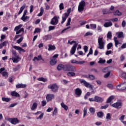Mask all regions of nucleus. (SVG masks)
Listing matches in <instances>:
<instances>
[{
	"label": "nucleus",
	"instance_id": "9",
	"mask_svg": "<svg viewBox=\"0 0 126 126\" xmlns=\"http://www.w3.org/2000/svg\"><path fill=\"white\" fill-rule=\"evenodd\" d=\"M59 23V19L57 16H54L51 20L50 24L52 25H57Z\"/></svg>",
	"mask_w": 126,
	"mask_h": 126
},
{
	"label": "nucleus",
	"instance_id": "5",
	"mask_svg": "<svg viewBox=\"0 0 126 126\" xmlns=\"http://www.w3.org/2000/svg\"><path fill=\"white\" fill-rule=\"evenodd\" d=\"M116 88L117 90H119V91H123L124 90H126V82H123L121 84L118 85Z\"/></svg>",
	"mask_w": 126,
	"mask_h": 126
},
{
	"label": "nucleus",
	"instance_id": "22",
	"mask_svg": "<svg viewBox=\"0 0 126 126\" xmlns=\"http://www.w3.org/2000/svg\"><path fill=\"white\" fill-rule=\"evenodd\" d=\"M61 105L62 108H63V109H64V110H65V111H67V110H68V106L66 105H65V104H64V103L63 102H62L61 103Z\"/></svg>",
	"mask_w": 126,
	"mask_h": 126
},
{
	"label": "nucleus",
	"instance_id": "17",
	"mask_svg": "<svg viewBox=\"0 0 126 126\" xmlns=\"http://www.w3.org/2000/svg\"><path fill=\"white\" fill-rule=\"evenodd\" d=\"M27 87V85L23 84H17L16 86L17 89L18 88H25Z\"/></svg>",
	"mask_w": 126,
	"mask_h": 126
},
{
	"label": "nucleus",
	"instance_id": "62",
	"mask_svg": "<svg viewBox=\"0 0 126 126\" xmlns=\"http://www.w3.org/2000/svg\"><path fill=\"white\" fill-rule=\"evenodd\" d=\"M126 117V115H122L120 118L119 120L121 121V123L122 121H124L125 120V117Z\"/></svg>",
	"mask_w": 126,
	"mask_h": 126
},
{
	"label": "nucleus",
	"instance_id": "40",
	"mask_svg": "<svg viewBox=\"0 0 126 126\" xmlns=\"http://www.w3.org/2000/svg\"><path fill=\"white\" fill-rule=\"evenodd\" d=\"M22 27V25H19L18 26H16L14 29V31H18V30H19V29H20V28H21Z\"/></svg>",
	"mask_w": 126,
	"mask_h": 126
},
{
	"label": "nucleus",
	"instance_id": "13",
	"mask_svg": "<svg viewBox=\"0 0 126 126\" xmlns=\"http://www.w3.org/2000/svg\"><path fill=\"white\" fill-rule=\"evenodd\" d=\"M78 44H74L73 47L71 48L70 50L71 55H74V53H75V51H76V48L77 47Z\"/></svg>",
	"mask_w": 126,
	"mask_h": 126
},
{
	"label": "nucleus",
	"instance_id": "59",
	"mask_svg": "<svg viewBox=\"0 0 126 126\" xmlns=\"http://www.w3.org/2000/svg\"><path fill=\"white\" fill-rule=\"evenodd\" d=\"M109 69H108V67L104 68L102 69V72H104V73H106V72H109Z\"/></svg>",
	"mask_w": 126,
	"mask_h": 126
},
{
	"label": "nucleus",
	"instance_id": "30",
	"mask_svg": "<svg viewBox=\"0 0 126 126\" xmlns=\"http://www.w3.org/2000/svg\"><path fill=\"white\" fill-rule=\"evenodd\" d=\"M115 97L113 95L110 96L108 99L106 103H111L114 100Z\"/></svg>",
	"mask_w": 126,
	"mask_h": 126
},
{
	"label": "nucleus",
	"instance_id": "18",
	"mask_svg": "<svg viewBox=\"0 0 126 126\" xmlns=\"http://www.w3.org/2000/svg\"><path fill=\"white\" fill-rule=\"evenodd\" d=\"M43 39L45 41H48V40H52V35L51 34H47L43 37Z\"/></svg>",
	"mask_w": 126,
	"mask_h": 126
},
{
	"label": "nucleus",
	"instance_id": "45",
	"mask_svg": "<svg viewBox=\"0 0 126 126\" xmlns=\"http://www.w3.org/2000/svg\"><path fill=\"white\" fill-rule=\"evenodd\" d=\"M57 114H58V108H57V107H55L53 112V116L54 117V116H56Z\"/></svg>",
	"mask_w": 126,
	"mask_h": 126
},
{
	"label": "nucleus",
	"instance_id": "34",
	"mask_svg": "<svg viewBox=\"0 0 126 126\" xmlns=\"http://www.w3.org/2000/svg\"><path fill=\"white\" fill-rule=\"evenodd\" d=\"M43 13H44V8L41 7L40 8V12L38 14L37 16H42L43 15Z\"/></svg>",
	"mask_w": 126,
	"mask_h": 126
},
{
	"label": "nucleus",
	"instance_id": "8",
	"mask_svg": "<svg viewBox=\"0 0 126 126\" xmlns=\"http://www.w3.org/2000/svg\"><path fill=\"white\" fill-rule=\"evenodd\" d=\"M8 122L11 123L12 125H16L17 124H19V120L16 118H8Z\"/></svg>",
	"mask_w": 126,
	"mask_h": 126
},
{
	"label": "nucleus",
	"instance_id": "12",
	"mask_svg": "<svg viewBox=\"0 0 126 126\" xmlns=\"http://www.w3.org/2000/svg\"><path fill=\"white\" fill-rule=\"evenodd\" d=\"M13 48L15 49V50L19 51V54H21V52H23V53H25L26 52L25 50L22 49V48L20 47V46H14Z\"/></svg>",
	"mask_w": 126,
	"mask_h": 126
},
{
	"label": "nucleus",
	"instance_id": "10",
	"mask_svg": "<svg viewBox=\"0 0 126 126\" xmlns=\"http://www.w3.org/2000/svg\"><path fill=\"white\" fill-rule=\"evenodd\" d=\"M75 94L76 95V97H80L82 94V91L79 88H77L75 90Z\"/></svg>",
	"mask_w": 126,
	"mask_h": 126
},
{
	"label": "nucleus",
	"instance_id": "54",
	"mask_svg": "<svg viewBox=\"0 0 126 126\" xmlns=\"http://www.w3.org/2000/svg\"><path fill=\"white\" fill-rule=\"evenodd\" d=\"M102 12L103 14H108V13H110V11H108L107 9H103Z\"/></svg>",
	"mask_w": 126,
	"mask_h": 126
},
{
	"label": "nucleus",
	"instance_id": "55",
	"mask_svg": "<svg viewBox=\"0 0 126 126\" xmlns=\"http://www.w3.org/2000/svg\"><path fill=\"white\" fill-rule=\"evenodd\" d=\"M107 87L110 89H113V88H114V86L112 84H108L107 85Z\"/></svg>",
	"mask_w": 126,
	"mask_h": 126
},
{
	"label": "nucleus",
	"instance_id": "24",
	"mask_svg": "<svg viewBox=\"0 0 126 126\" xmlns=\"http://www.w3.org/2000/svg\"><path fill=\"white\" fill-rule=\"evenodd\" d=\"M18 59H19V56H15L14 57H12V60L13 61V63H18Z\"/></svg>",
	"mask_w": 126,
	"mask_h": 126
},
{
	"label": "nucleus",
	"instance_id": "21",
	"mask_svg": "<svg viewBox=\"0 0 126 126\" xmlns=\"http://www.w3.org/2000/svg\"><path fill=\"white\" fill-rule=\"evenodd\" d=\"M11 96H14V97H20V94H18L16 91H13L11 93Z\"/></svg>",
	"mask_w": 126,
	"mask_h": 126
},
{
	"label": "nucleus",
	"instance_id": "63",
	"mask_svg": "<svg viewBox=\"0 0 126 126\" xmlns=\"http://www.w3.org/2000/svg\"><path fill=\"white\" fill-rule=\"evenodd\" d=\"M12 54L13 55L14 57H18V55L16 54V51L14 50L12 51Z\"/></svg>",
	"mask_w": 126,
	"mask_h": 126
},
{
	"label": "nucleus",
	"instance_id": "19",
	"mask_svg": "<svg viewBox=\"0 0 126 126\" xmlns=\"http://www.w3.org/2000/svg\"><path fill=\"white\" fill-rule=\"evenodd\" d=\"M56 50V46L52 44L48 45V51H55Z\"/></svg>",
	"mask_w": 126,
	"mask_h": 126
},
{
	"label": "nucleus",
	"instance_id": "20",
	"mask_svg": "<svg viewBox=\"0 0 126 126\" xmlns=\"http://www.w3.org/2000/svg\"><path fill=\"white\" fill-rule=\"evenodd\" d=\"M50 63L51 65H55L57 63V59L54 58L50 59Z\"/></svg>",
	"mask_w": 126,
	"mask_h": 126
},
{
	"label": "nucleus",
	"instance_id": "33",
	"mask_svg": "<svg viewBox=\"0 0 126 126\" xmlns=\"http://www.w3.org/2000/svg\"><path fill=\"white\" fill-rule=\"evenodd\" d=\"M37 80L38 81H42L43 82H47V80L46 78H44L43 77H40V78H38L37 79Z\"/></svg>",
	"mask_w": 126,
	"mask_h": 126
},
{
	"label": "nucleus",
	"instance_id": "52",
	"mask_svg": "<svg viewBox=\"0 0 126 126\" xmlns=\"http://www.w3.org/2000/svg\"><path fill=\"white\" fill-rule=\"evenodd\" d=\"M89 79L91 80H94V79H95V76L93 75L89 74Z\"/></svg>",
	"mask_w": 126,
	"mask_h": 126
},
{
	"label": "nucleus",
	"instance_id": "50",
	"mask_svg": "<svg viewBox=\"0 0 126 126\" xmlns=\"http://www.w3.org/2000/svg\"><path fill=\"white\" fill-rule=\"evenodd\" d=\"M2 76L5 77H8V73H7V72L4 71L2 73Z\"/></svg>",
	"mask_w": 126,
	"mask_h": 126
},
{
	"label": "nucleus",
	"instance_id": "41",
	"mask_svg": "<svg viewBox=\"0 0 126 126\" xmlns=\"http://www.w3.org/2000/svg\"><path fill=\"white\" fill-rule=\"evenodd\" d=\"M21 32H24V29L23 28H21L19 31H16V34L18 35V34H20Z\"/></svg>",
	"mask_w": 126,
	"mask_h": 126
},
{
	"label": "nucleus",
	"instance_id": "31",
	"mask_svg": "<svg viewBox=\"0 0 126 126\" xmlns=\"http://www.w3.org/2000/svg\"><path fill=\"white\" fill-rule=\"evenodd\" d=\"M113 25V23L112 22H106L104 24V27H111Z\"/></svg>",
	"mask_w": 126,
	"mask_h": 126
},
{
	"label": "nucleus",
	"instance_id": "48",
	"mask_svg": "<svg viewBox=\"0 0 126 126\" xmlns=\"http://www.w3.org/2000/svg\"><path fill=\"white\" fill-rule=\"evenodd\" d=\"M67 75L68 76H75V73L73 72H69L67 73Z\"/></svg>",
	"mask_w": 126,
	"mask_h": 126
},
{
	"label": "nucleus",
	"instance_id": "39",
	"mask_svg": "<svg viewBox=\"0 0 126 126\" xmlns=\"http://www.w3.org/2000/svg\"><path fill=\"white\" fill-rule=\"evenodd\" d=\"M2 101L3 102H9L10 101V98L2 97Z\"/></svg>",
	"mask_w": 126,
	"mask_h": 126
},
{
	"label": "nucleus",
	"instance_id": "32",
	"mask_svg": "<svg viewBox=\"0 0 126 126\" xmlns=\"http://www.w3.org/2000/svg\"><path fill=\"white\" fill-rule=\"evenodd\" d=\"M106 63V60L105 59H103L102 58H99V61L98 62V63H101V64H103Z\"/></svg>",
	"mask_w": 126,
	"mask_h": 126
},
{
	"label": "nucleus",
	"instance_id": "11",
	"mask_svg": "<svg viewBox=\"0 0 126 126\" xmlns=\"http://www.w3.org/2000/svg\"><path fill=\"white\" fill-rule=\"evenodd\" d=\"M55 98V95L53 94H48L46 95V100L47 102H50V101H52L53 99Z\"/></svg>",
	"mask_w": 126,
	"mask_h": 126
},
{
	"label": "nucleus",
	"instance_id": "25",
	"mask_svg": "<svg viewBox=\"0 0 126 126\" xmlns=\"http://www.w3.org/2000/svg\"><path fill=\"white\" fill-rule=\"evenodd\" d=\"M114 40L115 44V47L118 48V45H119L120 41L118 40V37H114Z\"/></svg>",
	"mask_w": 126,
	"mask_h": 126
},
{
	"label": "nucleus",
	"instance_id": "3",
	"mask_svg": "<svg viewBox=\"0 0 126 126\" xmlns=\"http://www.w3.org/2000/svg\"><path fill=\"white\" fill-rule=\"evenodd\" d=\"M80 82L81 84H83V85H84V86H85V87H87V88H88V87H89V88L92 89V90H93V91L92 92V93H93V92H94L93 86L91 84H90V83L86 82V81H85V80H84V79H80Z\"/></svg>",
	"mask_w": 126,
	"mask_h": 126
},
{
	"label": "nucleus",
	"instance_id": "28",
	"mask_svg": "<svg viewBox=\"0 0 126 126\" xmlns=\"http://www.w3.org/2000/svg\"><path fill=\"white\" fill-rule=\"evenodd\" d=\"M63 69L64 70V65L60 64L57 66V69L58 70H62V69Z\"/></svg>",
	"mask_w": 126,
	"mask_h": 126
},
{
	"label": "nucleus",
	"instance_id": "1",
	"mask_svg": "<svg viewBox=\"0 0 126 126\" xmlns=\"http://www.w3.org/2000/svg\"><path fill=\"white\" fill-rule=\"evenodd\" d=\"M98 42V49L100 50H104L105 49V45L106 44V42L103 40V37H98L97 39Z\"/></svg>",
	"mask_w": 126,
	"mask_h": 126
},
{
	"label": "nucleus",
	"instance_id": "35",
	"mask_svg": "<svg viewBox=\"0 0 126 126\" xmlns=\"http://www.w3.org/2000/svg\"><path fill=\"white\" fill-rule=\"evenodd\" d=\"M24 8H25V5H23L22 7H21L20 10H19V12L18 13V15H19L20 14H21V13H22V11H23V10H24Z\"/></svg>",
	"mask_w": 126,
	"mask_h": 126
},
{
	"label": "nucleus",
	"instance_id": "15",
	"mask_svg": "<svg viewBox=\"0 0 126 126\" xmlns=\"http://www.w3.org/2000/svg\"><path fill=\"white\" fill-rule=\"evenodd\" d=\"M95 102H97V103H102V102L104 101V99L102 97L98 96H95Z\"/></svg>",
	"mask_w": 126,
	"mask_h": 126
},
{
	"label": "nucleus",
	"instance_id": "51",
	"mask_svg": "<svg viewBox=\"0 0 126 126\" xmlns=\"http://www.w3.org/2000/svg\"><path fill=\"white\" fill-rule=\"evenodd\" d=\"M110 74H111V72L108 71L106 74H105L104 75V78H108L109 77V76H110Z\"/></svg>",
	"mask_w": 126,
	"mask_h": 126
},
{
	"label": "nucleus",
	"instance_id": "46",
	"mask_svg": "<svg viewBox=\"0 0 126 126\" xmlns=\"http://www.w3.org/2000/svg\"><path fill=\"white\" fill-rule=\"evenodd\" d=\"M112 47H113V43H109L107 44V50H110V49H111V48H112Z\"/></svg>",
	"mask_w": 126,
	"mask_h": 126
},
{
	"label": "nucleus",
	"instance_id": "58",
	"mask_svg": "<svg viewBox=\"0 0 126 126\" xmlns=\"http://www.w3.org/2000/svg\"><path fill=\"white\" fill-rule=\"evenodd\" d=\"M70 62L71 63H76V64H78V61L76 60H71Z\"/></svg>",
	"mask_w": 126,
	"mask_h": 126
},
{
	"label": "nucleus",
	"instance_id": "57",
	"mask_svg": "<svg viewBox=\"0 0 126 126\" xmlns=\"http://www.w3.org/2000/svg\"><path fill=\"white\" fill-rule=\"evenodd\" d=\"M71 21V18H68L67 23L66 25V26H69L70 25V22Z\"/></svg>",
	"mask_w": 126,
	"mask_h": 126
},
{
	"label": "nucleus",
	"instance_id": "16",
	"mask_svg": "<svg viewBox=\"0 0 126 126\" xmlns=\"http://www.w3.org/2000/svg\"><path fill=\"white\" fill-rule=\"evenodd\" d=\"M68 17V14H67V13H65L64 14V16H63L62 17V21L61 22L62 24H63L64 23V22L65 20H66V19Z\"/></svg>",
	"mask_w": 126,
	"mask_h": 126
},
{
	"label": "nucleus",
	"instance_id": "47",
	"mask_svg": "<svg viewBox=\"0 0 126 126\" xmlns=\"http://www.w3.org/2000/svg\"><path fill=\"white\" fill-rule=\"evenodd\" d=\"M106 119L107 121H110V120H111V114L107 113L106 114Z\"/></svg>",
	"mask_w": 126,
	"mask_h": 126
},
{
	"label": "nucleus",
	"instance_id": "14",
	"mask_svg": "<svg viewBox=\"0 0 126 126\" xmlns=\"http://www.w3.org/2000/svg\"><path fill=\"white\" fill-rule=\"evenodd\" d=\"M41 111H38L34 114V115H39V117L36 118V120H42L43 117H44V113H41Z\"/></svg>",
	"mask_w": 126,
	"mask_h": 126
},
{
	"label": "nucleus",
	"instance_id": "38",
	"mask_svg": "<svg viewBox=\"0 0 126 126\" xmlns=\"http://www.w3.org/2000/svg\"><path fill=\"white\" fill-rule=\"evenodd\" d=\"M90 55H93V50L92 49V47H91L90 49L89 52L87 55V58H88Z\"/></svg>",
	"mask_w": 126,
	"mask_h": 126
},
{
	"label": "nucleus",
	"instance_id": "43",
	"mask_svg": "<svg viewBox=\"0 0 126 126\" xmlns=\"http://www.w3.org/2000/svg\"><path fill=\"white\" fill-rule=\"evenodd\" d=\"M89 111L90 112V113H91V114H94V113H95V108H93V107H91V108H90V109H89Z\"/></svg>",
	"mask_w": 126,
	"mask_h": 126
},
{
	"label": "nucleus",
	"instance_id": "36",
	"mask_svg": "<svg viewBox=\"0 0 126 126\" xmlns=\"http://www.w3.org/2000/svg\"><path fill=\"white\" fill-rule=\"evenodd\" d=\"M21 19L23 20V21H27V20H29V16H22Z\"/></svg>",
	"mask_w": 126,
	"mask_h": 126
},
{
	"label": "nucleus",
	"instance_id": "61",
	"mask_svg": "<svg viewBox=\"0 0 126 126\" xmlns=\"http://www.w3.org/2000/svg\"><path fill=\"white\" fill-rule=\"evenodd\" d=\"M97 31H98V32H102V28L101 27V26H97Z\"/></svg>",
	"mask_w": 126,
	"mask_h": 126
},
{
	"label": "nucleus",
	"instance_id": "26",
	"mask_svg": "<svg viewBox=\"0 0 126 126\" xmlns=\"http://www.w3.org/2000/svg\"><path fill=\"white\" fill-rule=\"evenodd\" d=\"M97 118H99L100 119H102L103 117H104V113L103 112H99L97 113Z\"/></svg>",
	"mask_w": 126,
	"mask_h": 126
},
{
	"label": "nucleus",
	"instance_id": "2",
	"mask_svg": "<svg viewBox=\"0 0 126 126\" xmlns=\"http://www.w3.org/2000/svg\"><path fill=\"white\" fill-rule=\"evenodd\" d=\"M65 71H71L72 72H76V67L70 64H66L64 66Z\"/></svg>",
	"mask_w": 126,
	"mask_h": 126
},
{
	"label": "nucleus",
	"instance_id": "6",
	"mask_svg": "<svg viewBox=\"0 0 126 126\" xmlns=\"http://www.w3.org/2000/svg\"><path fill=\"white\" fill-rule=\"evenodd\" d=\"M49 89H51L52 92H57L59 90V87L56 84H53L48 86Z\"/></svg>",
	"mask_w": 126,
	"mask_h": 126
},
{
	"label": "nucleus",
	"instance_id": "4",
	"mask_svg": "<svg viewBox=\"0 0 126 126\" xmlns=\"http://www.w3.org/2000/svg\"><path fill=\"white\" fill-rule=\"evenodd\" d=\"M86 3L85 1L83 0H81L79 4L78 11L79 12H82L84 10V7H85Z\"/></svg>",
	"mask_w": 126,
	"mask_h": 126
},
{
	"label": "nucleus",
	"instance_id": "60",
	"mask_svg": "<svg viewBox=\"0 0 126 126\" xmlns=\"http://www.w3.org/2000/svg\"><path fill=\"white\" fill-rule=\"evenodd\" d=\"M84 51L85 53H86L88 52V47L87 46H84Z\"/></svg>",
	"mask_w": 126,
	"mask_h": 126
},
{
	"label": "nucleus",
	"instance_id": "49",
	"mask_svg": "<svg viewBox=\"0 0 126 126\" xmlns=\"http://www.w3.org/2000/svg\"><path fill=\"white\" fill-rule=\"evenodd\" d=\"M55 29H56V27L50 26L49 27L48 32H50V31H52V30H55Z\"/></svg>",
	"mask_w": 126,
	"mask_h": 126
},
{
	"label": "nucleus",
	"instance_id": "29",
	"mask_svg": "<svg viewBox=\"0 0 126 126\" xmlns=\"http://www.w3.org/2000/svg\"><path fill=\"white\" fill-rule=\"evenodd\" d=\"M113 14L114 15H117L118 16H121L122 15V12L120 11L119 10H116L114 13Z\"/></svg>",
	"mask_w": 126,
	"mask_h": 126
},
{
	"label": "nucleus",
	"instance_id": "53",
	"mask_svg": "<svg viewBox=\"0 0 126 126\" xmlns=\"http://www.w3.org/2000/svg\"><path fill=\"white\" fill-rule=\"evenodd\" d=\"M108 107H109V104H107L104 106H101L100 109H101V110H103V109L106 110V109H107Z\"/></svg>",
	"mask_w": 126,
	"mask_h": 126
},
{
	"label": "nucleus",
	"instance_id": "44",
	"mask_svg": "<svg viewBox=\"0 0 126 126\" xmlns=\"http://www.w3.org/2000/svg\"><path fill=\"white\" fill-rule=\"evenodd\" d=\"M90 26L91 29H96V28H97V25H96V24H91Z\"/></svg>",
	"mask_w": 126,
	"mask_h": 126
},
{
	"label": "nucleus",
	"instance_id": "42",
	"mask_svg": "<svg viewBox=\"0 0 126 126\" xmlns=\"http://www.w3.org/2000/svg\"><path fill=\"white\" fill-rule=\"evenodd\" d=\"M107 39H112V32H109L107 34Z\"/></svg>",
	"mask_w": 126,
	"mask_h": 126
},
{
	"label": "nucleus",
	"instance_id": "27",
	"mask_svg": "<svg viewBox=\"0 0 126 126\" xmlns=\"http://www.w3.org/2000/svg\"><path fill=\"white\" fill-rule=\"evenodd\" d=\"M38 106V104L36 102H34L32 106L31 110L32 111H34V110H36L37 109V107Z\"/></svg>",
	"mask_w": 126,
	"mask_h": 126
},
{
	"label": "nucleus",
	"instance_id": "7",
	"mask_svg": "<svg viewBox=\"0 0 126 126\" xmlns=\"http://www.w3.org/2000/svg\"><path fill=\"white\" fill-rule=\"evenodd\" d=\"M112 107L116 108V109H121V108L123 107V102L121 101H117V102L112 104Z\"/></svg>",
	"mask_w": 126,
	"mask_h": 126
},
{
	"label": "nucleus",
	"instance_id": "37",
	"mask_svg": "<svg viewBox=\"0 0 126 126\" xmlns=\"http://www.w3.org/2000/svg\"><path fill=\"white\" fill-rule=\"evenodd\" d=\"M86 115H87V107H85L83 110V118H85Z\"/></svg>",
	"mask_w": 126,
	"mask_h": 126
},
{
	"label": "nucleus",
	"instance_id": "56",
	"mask_svg": "<svg viewBox=\"0 0 126 126\" xmlns=\"http://www.w3.org/2000/svg\"><path fill=\"white\" fill-rule=\"evenodd\" d=\"M60 9V10H63V8H64V7L63 6V3H60L59 5Z\"/></svg>",
	"mask_w": 126,
	"mask_h": 126
},
{
	"label": "nucleus",
	"instance_id": "64",
	"mask_svg": "<svg viewBox=\"0 0 126 126\" xmlns=\"http://www.w3.org/2000/svg\"><path fill=\"white\" fill-rule=\"evenodd\" d=\"M121 76L123 78H125V79H126V72L122 73Z\"/></svg>",
	"mask_w": 126,
	"mask_h": 126
},
{
	"label": "nucleus",
	"instance_id": "23",
	"mask_svg": "<svg viewBox=\"0 0 126 126\" xmlns=\"http://www.w3.org/2000/svg\"><path fill=\"white\" fill-rule=\"evenodd\" d=\"M118 38H124V32H118L116 33Z\"/></svg>",
	"mask_w": 126,
	"mask_h": 126
}]
</instances>
